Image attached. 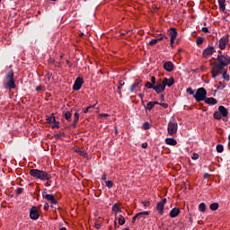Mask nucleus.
Listing matches in <instances>:
<instances>
[{"mask_svg": "<svg viewBox=\"0 0 230 230\" xmlns=\"http://www.w3.org/2000/svg\"><path fill=\"white\" fill-rule=\"evenodd\" d=\"M48 209H49V204L45 203V205H44V210H45V211H48Z\"/></svg>", "mask_w": 230, "mask_h": 230, "instance_id": "53", "label": "nucleus"}, {"mask_svg": "<svg viewBox=\"0 0 230 230\" xmlns=\"http://www.w3.org/2000/svg\"><path fill=\"white\" fill-rule=\"evenodd\" d=\"M39 210H37V207H32L30 210V218L31 220H39Z\"/></svg>", "mask_w": 230, "mask_h": 230, "instance_id": "10", "label": "nucleus"}, {"mask_svg": "<svg viewBox=\"0 0 230 230\" xmlns=\"http://www.w3.org/2000/svg\"><path fill=\"white\" fill-rule=\"evenodd\" d=\"M74 116H75V119H80V114L78 113V112H75V114H74Z\"/></svg>", "mask_w": 230, "mask_h": 230, "instance_id": "51", "label": "nucleus"}, {"mask_svg": "<svg viewBox=\"0 0 230 230\" xmlns=\"http://www.w3.org/2000/svg\"><path fill=\"white\" fill-rule=\"evenodd\" d=\"M160 102H164V94L160 95Z\"/></svg>", "mask_w": 230, "mask_h": 230, "instance_id": "60", "label": "nucleus"}, {"mask_svg": "<svg viewBox=\"0 0 230 230\" xmlns=\"http://www.w3.org/2000/svg\"><path fill=\"white\" fill-rule=\"evenodd\" d=\"M186 92L188 93V94H190V96H193V98H195V91L191 87L187 88Z\"/></svg>", "mask_w": 230, "mask_h": 230, "instance_id": "33", "label": "nucleus"}, {"mask_svg": "<svg viewBox=\"0 0 230 230\" xmlns=\"http://www.w3.org/2000/svg\"><path fill=\"white\" fill-rule=\"evenodd\" d=\"M203 43H204V38H202L200 36L197 37V40H196L197 46H200Z\"/></svg>", "mask_w": 230, "mask_h": 230, "instance_id": "30", "label": "nucleus"}, {"mask_svg": "<svg viewBox=\"0 0 230 230\" xmlns=\"http://www.w3.org/2000/svg\"><path fill=\"white\" fill-rule=\"evenodd\" d=\"M218 208H219V205L217 202L211 203L209 206V209H211V211H217Z\"/></svg>", "mask_w": 230, "mask_h": 230, "instance_id": "24", "label": "nucleus"}, {"mask_svg": "<svg viewBox=\"0 0 230 230\" xmlns=\"http://www.w3.org/2000/svg\"><path fill=\"white\" fill-rule=\"evenodd\" d=\"M42 198L46 199V200H49V202H51V204H58V200L55 199V196L53 194H48L46 193V191H43Z\"/></svg>", "mask_w": 230, "mask_h": 230, "instance_id": "8", "label": "nucleus"}, {"mask_svg": "<svg viewBox=\"0 0 230 230\" xmlns=\"http://www.w3.org/2000/svg\"><path fill=\"white\" fill-rule=\"evenodd\" d=\"M173 67H175V66L172 61H166L164 63V69H165V71L168 73H172V71H173Z\"/></svg>", "mask_w": 230, "mask_h": 230, "instance_id": "13", "label": "nucleus"}, {"mask_svg": "<svg viewBox=\"0 0 230 230\" xmlns=\"http://www.w3.org/2000/svg\"><path fill=\"white\" fill-rule=\"evenodd\" d=\"M84 85V77H77L73 85V91H80Z\"/></svg>", "mask_w": 230, "mask_h": 230, "instance_id": "7", "label": "nucleus"}, {"mask_svg": "<svg viewBox=\"0 0 230 230\" xmlns=\"http://www.w3.org/2000/svg\"><path fill=\"white\" fill-rule=\"evenodd\" d=\"M142 148H148V143H143Z\"/></svg>", "mask_w": 230, "mask_h": 230, "instance_id": "57", "label": "nucleus"}, {"mask_svg": "<svg viewBox=\"0 0 230 230\" xmlns=\"http://www.w3.org/2000/svg\"><path fill=\"white\" fill-rule=\"evenodd\" d=\"M164 39H168V37H166V35L164 34H160V37L156 39V40H158V42H161V40H163Z\"/></svg>", "mask_w": 230, "mask_h": 230, "instance_id": "41", "label": "nucleus"}, {"mask_svg": "<svg viewBox=\"0 0 230 230\" xmlns=\"http://www.w3.org/2000/svg\"><path fill=\"white\" fill-rule=\"evenodd\" d=\"M142 204H143V206H144L145 208H149V206H150V201H143Z\"/></svg>", "mask_w": 230, "mask_h": 230, "instance_id": "47", "label": "nucleus"}, {"mask_svg": "<svg viewBox=\"0 0 230 230\" xmlns=\"http://www.w3.org/2000/svg\"><path fill=\"white\" fill-rule=\"evenodd\" d=\"M166 145H170L171 146H175L177 145V140L175 138H165Z\"/></svg>", "mask_w": 230, "mask_h": 230, "instance_id": "21", "label": "nucleus"}, {"mask_svg": "<svg viewBox=\"0 0 230 230\" xmlns=\"http://www.w3.org/2000/svg\"><path fill=\"white\" fill-rule=\"evenodd\" d=\"M163 82H164V88L166 89V85L167 87H172V85L175 84V79L173 77H170L169 79L165 77L164 78Z\"/></svg>", "mask_w": 230, "mask_h": 230, "instance_id": "14", "label": "nucleus"}, {"mask_svg": "<svg viewBox=\"0 0 230 230\" xmlns=\"http://www.w3.org/2000/svg\"><path fill=\"white\" fill-rule=\"evenodd\" d=\"M199 210L201 212V213H206V203H200L199 205Z\"/></svg>", "mask_w": 230, "mask_h": 230, "instance_id": "26", "label": "nucleus"}, {"mask_svg": "<svg viewBox=\"0 0 230 230\" xmlns=\"http://www.w3.org/2000/svg\"><path fill=\"white\" fill-rule=\"evenodd\" d=\"M164 81H160V82H156V84L154 85V91H155V93L157 94H161V93H164Z\"/></svg>", "mask_w": 230, "mask_h": 230, "instance_id": "6", "label": "nucleus"}, {"mask_svg": "<svg viewBox=\"0 0 230 230\" xmlns=\"http://www.w3.org/2000/svg\"><path fill=\"white\" fill-rule=\"evenodd\" d=\"M201 31H203V33H209V29L208 27H202Z\"/></svg>", "mask_w": 230, "mask_h": 230, "instance_id": "46", "label": "nucleus"}, {"mask_svg": "<svg viewBox=\"0 0 230 230\" xmlns=\"http://www.w3.org/2000/svg\"><path fill=\"white\" fill-rule=\"evenodd\" d=\"M180 214H181V209L179 208H174L170 211L169 216L171 217V218H175L179 217Z\"/></svg>", "mask_w": 230, "mask_h": 230, "instance_id": "15", "label": "nucleus"}, {"mask_svg": "<svg viewBox=\"0 0 230 230\" xmlns=\"http://www.w3.org/2000/svg\"><path fill=\"white\" fill-rule=\"evenodd\" d=\"M191 159H193V161H197V159H199V154L194 153L191 156Z\"/></svg>", "mask_w": 230, "mask_h": 230, "instance_id": "45", "label": "nucleus"}, {"mask_svg": "<svg viewBox=\"0 0 230 230\" xmlns=\"http://www.w3.org/2000/svg\"><path fill=\"white\" fill-rule=\"evenodd\" d=\"M174 42H175V40L170 39V44H171L172 48H173V43Z\"/></svg>", "mask_w": 230, "mask_h": 230, "instance_id": "62", "label": "nucleus"}, {"mask_svg": "<svg viewBox=\"0 0 230 230\" xmlns=\"http://www.w3.org/2000/svg\"><path fill=\"white\" fill-rule=\"evenodd\" d=\"M143 128L144 130H150V128H152V124L149 122H144Z\"/></svg>", "mask_w": 230, "mask_h": 230, "instance_id": "31", "label": "nucleus"}, {"mask_svg": "<svg viewBox=\"0 0 230 230\" xmlns=\"http://www.w3.org/2000/svg\"><path fill=\"white\" fill-rule=\"evenodd\" d=\"M94 227H95V229H100V228L102 227V225L96 223V224L94 225Z\"/></svg>", "mask_w": 230, "mask_h": 230, "instance_id": "56", "label": "nucleus"}, {"mask_svg": "<svg viewBox=\"0 0 230 230\" xmlns=\"http://www.w3.org/2000/svg\"><path fill=\"white\" fill-rule=\"evenodd\" d=\"M169 35H170L172 40H175V39H177V29L171 28L169 30Z\"/></svg>", "mask_w": 230, "mask_h": 230, "instance_id": "17", "label": "nucleus"}, {"mask_svg": "<svg viewBox=\"0 0 230 230\" xmlns=\"http://www.w3.org/2000/svg\"><path fill=\"white\" fill-rule=\"evenodd\" d=\"M160 204H163L164 206V204H166V199H163L161 201H160Z\"/></svg>", "mask_w": 230, "mask_h": 230, "instance_id": "61", "label": "nucleus"}, {"mask_svg": "<svg viewBox=\"0 0 230 230\" xmlns=\"http://www.w3.org/2000/svg\"><path fill=\"white\" fill-rule=\"evenodd\" d=\"M204 102L208 105H217L218 103V101H217V99H215L213 97H209V98L206 97Z\"/></svg>", "mask_w": 230, "mask_h": 230, "instance_id": "16", "label": "nucleus"}, {"mask_svg": "<svg viewBox=\"0 0 230 230\" xmlns=\"http://www.w3.org/2000/svg\"><path fill=\"white\" fill-rule=\"evenodd\" d=\"M178 127H179V124H177V120H175V119L173 118L171 119L167 127V132L169 136H175V134H177Z\"/></svg>", "mask_w": 230, "mask_h": 230, "instance_id": "4", "label": "nucleus"}, {"mask_svg": "<svg viewBox=\"0 0 230 230\" xmlns=\"http://www.w3.org/2000/svg\"><path fill=\"white\" fill-rule=\"evenodd\" d=\"M219 10L226 12V0H218Z\"/></svg>", "mask_w": 230, "mask_h": 230, "instance_id": "22", "label": "nucleus"}, {"mask_svg": "<svg viewBox=\"0 0 230 230\" xmlns=\"http://www.w3.org/2000/svg\"><path fill=\"white\" fill-rule=\"evenodd\" d=\"M218 53L219 54L217 55V58L218 64L214 65L211 68V75L214 80H216L217 76L220 75V71H224V69H226V67H227V66H229L230 64L229 56L222 54V51L220 50L218 51Z\"/></svg>", "mask_w": 230, "mask_h": 230, "instance_id": "1", "label": "nucleus"}, {"mask_svg": "<svg viewBox=\"0 0 230 230\" xmlns=\"http://www.w3.org/2000/svg\"><path fill=\"white\" fill-rule=\"evenodd\" d=\"M36 91H42V85H39L36 87Z\"/></svg>", "mask_w": 230, "mask_h": 230, "instance_id": "63", "label": "nucleus"}, {"mask_svg": "<svg viewBox=\"0 0 230 230\" xmlns=\"http://www.w3.org/2000/svg\"><path fill=\"white\" fill-rule=\"evenodd\" d=\"M13 70H10L5 77L4 87L5 89H15V79H13Z\"/></svg>", "mask_w": 230, "mask_h": 230, "instance_id": "3", "label": "nucleus"}, {"mask_svg": "<svg viewBox=\"0 0 230 230\" xmlns=\"http://www.w3.org/2000/svg\"><path fill=\"white\" fill-rule=\"evenodd\" d=\"M22 191H24V189H22L21 187H18L17 190H16V194L17 195H22Z\"/></svg>", "mask_w": 230, "mask_h": 230, "instance_id": "43", "label": "nucleus"}, {"mask_svg": "<svg viewBox=\"0 0 230 230\" xmlns=\"http://www.w3.org/2000/svg\"><path fill=\"white\" fill-rule=\"evenodd\" d=\"M125 224V217L122 215L119 216V226H124Z\"/></svg>", "mask_w": 230, "mask_h": 230, "instance_id": "34", "label": "nucleus"}, {"mask_svg": "<svg viewBox=\"0 0 230 230\" xmlns=\"http://www.w3.org/2000/svg\"><path fill=\"white\" fill-rule=\"evenodd\" d=\"M213 116L215 119H222V115L220 114V111H215Z\"/></svg>", "mask_w": 230, "mask_h": 230, "instance_id": "35", "label": "nucleus"}, {"mask_svg": "<svg viewBox=\"0 0 230 230\" xmlns=\"http://www.w3.org/2000/svg\"><path fill=\"white\" fill-rule=\"evenodd\" d=\"M216 51L217 50L214 47L209 46L203 50L202 56L204 58H208V57H211V55H213V53H215Z\"/></svg>", "mask_w": 230, "mask_h": 230, "instance_id": "9", "label": "nucleus"}, {"mask_svg": "<svg viewBox=\"0 0 230 230\" xmlns=\"http://www.w3.org/2000/svg\"><path fill=\"white\" fill-rule=\"evenodd\" d=\"M229 42V38L227 37H222L219 40V49L224 50L226 49V46H227V43Z\"/></svg>", "mask_w": 230, "mask_h": 230, "instance_id": "11", "label": "nucleus"}, {"mask_svg": "<svg viewBox=\"0 0 230 230\" xmlns=\"http://www.w3.org/2000/svg\"><path fill=\"white\" fill-rule=\"evenodd\" d=\"M56 120L55 114H51L50 117H47V122L52 124Z\"/></svg>", "mask_w": 230, "mask_h": 230, "instance_id": "32", "label": "nucleus"}, {"mask_svg": "<svg viewBox=\"0 0 230 230\" xmlns=\"http://www.w3.org/2000/svg\"><path fill=\"white\" fill-rule=\"evenodd\" d=\"M54 137L56 139H60V137H62V135L61 134H57V135L54 136Z\"/></svg>", "mask_w": 230, "mask_h": 230, "instance_id": "55", "label": "nucleus"}, {"mask_svg": "<svg viewBox=\"0 0 230 230\" xmlns=\"http://www.w3.org/2000/svg\"><path fill=\"white\" fill-rule=\"evenodd\" d=\"M72 116H73L72 111H66V112H65V119H66V121H70Z\"/></svg>", "mask_w": 230, "mask_h": 230, "instance_id": "27", "label": "nucleus"}, {"mask_svg": "<svg viewBox=\"0 0 230 230\" xmlns=\"http://www.w3.org/2000/svg\"><path fill=\"white\" fill-rule=\"evenodd\" d=\"M219 75H223L224 80H226V82H229L230 76L229 75H227V69L224 68V70H220Z\"/></svg>", "mask_w": 230, "mask_h": 230, "instance_id": "19", "label": "nucleus"}, {"mask_svg": "<svg viewBox=\"0 0 230 230\" xmlns=\"http://www.w3.org/2000/svg\"><path fill=\"white\" fill-rule=\"evenodd\" d=\"M106 187L109 188V190H111V188H112V186H114V183H112L111 181H106Z\"/></svg>", "mask_w": 230, "mask_h": 230, "instance_id": "36", "label": "nucleus"}, {"mask_svg": "<svg viewBox=\"0 0 230 230\" xmlns=\"http://www.w3.org/2000/svg\"><path fill=\"white\" fill-rule=\"evenodd\" d=\"M102 181H107V174H102Z\"/></svg>", "mask_w": 230, "mask_h": 230, "instance_id": "58", "label": "nucleus"}, {"mask_svg": "<svg viewBox=\"0 0 230 230\" xmlns=\"http://www.w3.org/2000/svg\"><path fill=\"white\" fill-rule=\"evenodd\" d=\"M75 151L76 152V154H79V155H82L83 157H85V155H87V153L80 147H77Z\"/></svg>", "mask_w": 230, "mask_h": 230, "instance_id": "23", "label": "nucleus"}, {"mask_svg": "<svg viewBox=\"0 0 230 230\" xmlns=\"http://www.w3.org/2000/svg\"><path fill=\"white\" fill-rule=\"evenodd\" d=\"M118 91H121L123 89V86L125 85V83H121V81L119 82Z\"/></svg>", "mask_w": 230, "mask_h": 230, "instance_id": "44", "label": "nucleus"}, {"mask_svg": "<svg viewBox=\"0 0 230 230\" xmlns=\"http://www.w3.org/2000/svg\"><path fill=\"white\" fill-rule=\"evenodd\" d=\"M145 215H150V212H148V211L139 212V213L137 214V217H143Z\"/></svg>", "mask_w": 230, "mask_h": 230, "instance_id": "40", "label": "nucleus"}, {"mask_svg": "<svg viewBox=\"0 0 230 230\" xmlns=\"http://www.w3.org/2000/svg\"><path fill=\"white\" fill-rule=\"evenodd\" d=\"M161 107H164V109H168V103H160Z\"/></svg>", "mask_w": 230, "mask_h": 230, "instance_id": "54", "label": "nucleus"}, {"mask_svg": "<svg viewBox=\"0 0 230 230\" xmlns=\"http://www.w3.org/2000/svg\"><path fill=\"white\" fill-rule=\"evenodd\" d=\"M138 97L140 98V100H141L143 105H145V102L143 101V98H145V94H143V93H138Z\"/></svg>", "mask_w": 230, "mask_h": 230, "instance_id": "48", "label": "nucleus"}, {"mask_svg": "<svg viewBox=\"0 0 230 230\" xmlns=\"http://www.w3.org/2000/svg\"><path fill=\"white\" fill-rule=\"evenodd\" d=\"M204 179H209V173L206 172V173L204 174Z\"/></svg>", "mask_w": 230, "mask_h": 230, "instance_id": "64", "label": "nucleus"}, {"mask_svg": "<svg viewBox=\"0 0 230 230\" xmlns=\"http://www.w3.org/2000/svg\"><path fill=\"white\" fill-rule=\"evenodd\" d=\"M155 105L153 102H147V105L145 107L146 111H152L154 109Z\"/></svg>", "mask_w": 230, "mask_h": 230, "instance_id": "28", "label": "nucleus"}, {"mask_svg": "<svg viewBox=\"0 0 230 230\" xmlns=\"http://www.w3.org/2000/svg\"><path fill=\"white\" fill-rule=\"evenodd\" d=\"M78 123V119H74V121L72 123V127H74V128H76V124Z\"/></svg>", "mask_w": 230, "mask_h": 230, "instance_id": "49", "label": "nucleus"}, {"mask_svg": "<svg viewBox=\"0 0 230 230\" xmlns=\"http://www.w3.org/2000/svg\"><path fill=\"white\" fill-rule=\"evenodd\" d=\"M95 107H96V105L88 106L86 109H84L83 111L84 114H87V112H89L90 109H94Z\"/></svg>", "mask_w": 230, "mask_h": 230, "instance_id": "37", "label": "nucleus"}, {"mask_svg": "<svg viewBox=\"0 0 230 230\" xmlns=\"http://www.w3.org/2000/svg\"><path fill=\"white\" fill-rule=\"evenodd\" d=\"M157 42H159L157 39H153L149 41V46H155Z\"/></svg>", "mask_w": 230, "mask_h": 230, "instance_id": "38", "label": "nucleus"}, {"mask_svg": "<svg viewBox=\"0 0 230 230\" xmlns=\"http://www.w3.org/2000/svg\"><path fill=\"white\" fill-rule=\"evenodd\" d=\"M101 117H102V118H109V114H107V113H102V114H101Z\"/></svg>", "mask_w": 230, "mask_h": 230, "instance_id": "59", "label": "nucleus"}, {"mask_svg": "<svg viewBox=\"0 0 230 230\" xmlns=\"http://www.w3.org/2000/svg\"><path fill=\"white\" fill-rule=\"evenodd\" d=\"M146 89H154V84L150 82L146 83Z\"/></svg>", "mask_w": 230, "mask_h": 230, "instance_id": "42", "label": "nucleus"}, {"mask_svg": "<svg viewBox=\"0 0 230 230\" xmlns=\"http://www.w3.org/2000/svg\"><path fill=\"white\" fill-rule=\"evenodd\" d=\"M156 210L160 215H163V213H164V205L161 202H158L156 205Z\"/></svg>", "mask_w": 230, "mask_h": 230, "instance_id": "20", "label": "nucleus"}, {"mask_svg": "<svg viewBox=\"0 0 230 230\" xmlns=\"http://www.w3.org/2000/svg\"><path fill=\"white\" fill-rule=\"evenodd\" d=\"M218 111L220 115L223 116V118H226L227 114H229V111L224 106H219Z\"/></svg>", "mask_w": 230, "mask_h": 230, "instance_id": "18", "label": "nucleus"}, {"mask_svg": "<svg viewBox=\"0 0 230 230\" xmlns=\"http://www.w3.org/2000/svg\"><path fill=\"white\" fill-rule=\"evenodd\" d=\"M216 150L218 154H222V152H224V146L222 144H218L216 147Z\"/></svg>", "mask_w": 230, "mask_h": 230, "instance_id": "29", "label": "nucleus"}, {"mask_svg": "<svg viewBox=\"0 0 230 230\" xmlns=\"http://www.w3.org/2000/svg\"><path fill=\"white\" fill-rule=\"evenodd\" d=\"M208 96V91L206 88L200 87L197 90L196 93L194 94V98L196 102H204Z\"/></svg>", "mask_w": 230, "mask_h": 230, "instance_id": "5", "label": "nucleus"}, {"mask_svg": "<svg viewBox=\"0 0 230 230\" xmlns=\"http://www.w3.org/2000/svg\"><path fill=\"white\" fill-rule=\"evenodd\" d=\"M151 84L154 85H155L157 84V82L155 81V76L151 77Z\"/></svg>", "mask_w": 230, "mask_h": 230, "instance_id": "50", "label": "nucleus"}, {"mask_svg": "<svg viewBox=\"0 0 230 230\" xmlns=\"http://www.w3.org/2000/svg\"><path fill=\"white\" fill-rule=\"evenodd\" d=\"M112 211H114V213H121V208H119V205H118V203L113 205Z\"/></svg>", "mask_w": 230, "mask_h": 230, "instance_id": "25", "label": "nucleus"}, {"mask_svg": "<svg viewBox=\"0 0 230 230\" xmlns=\"http://www.w3.org/2000/svg\"><path fill=\"white\" fill-rule=\"evenodd\" d=\"M60 122L57 121V119L52 123V128H58Z\"/></svg>", "mask_w": 230, "mask_h": 230, "instance_id": "39", "label": "nucleus"}, {"mask_svg": "<svg viewBox=\"0 0 230 230\" xmlns=\"http://www.w3.org/2000/svg\"><path fill=\"white\" fill-rule=\"evenodd\" d=\"M142 82L143 81L141 79L135 80L134 84L129 88L130 93H134V91H136V89L140 88L142 85L141 84Z\"/></svg>", "mask_w": 230, "mask_h": 230, "instance_id": "12", "label": "nucleus"}, {"mask_svg": "<svg viewBox=\"0 0 230 230\" xmlns=\"http://www.w3.org/2000/svg\"><path fill=\"white\" fill-rule=\"evenodd\" d=\"M29 174L34 179H39L40 181H49L51 179V174L46 171H40L39 169H31Z\"/></svg>", "mask_w": 230, "mask_h": 230, "instance_id": "2", "label": "nucleus"}, {"mask_svg": "<svg viewBox=\"0 0 230 230\" xmlns=\"http://www.w3.org/2000/svg\"><path fill=\"white\" fill-rule=\"evenodd\" d=\"M139 218V217L137 216V214H136L133 217H132V224H134L136 222V219Z\"/></svg>", "mask_w": 230, "mask_h": 230, "instance_id": "52", "label": "nucleus"}]
</instances>
